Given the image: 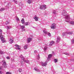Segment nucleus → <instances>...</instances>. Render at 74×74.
<instances>
[{
    "label": "nucleus",
    "instance_id": "1",
    "mask_svg": "<svg viewBox=\"0 0 74 74\" xmlns=\"http://www.w3.org/2000/svg\"><path fill=\"white\" fill-rule=\"evenodd\" d=\"M62 14L63 16H65L66 22L69 23V24H70L71 25H74V21H70V16L67 14L66 11L63 10L62 12Z\"/></svg>",
    "mask_w": 74,
    "mask_h": 74
},
{
    "label": "nucleus",
    "instance_id": "2",
    "mask_svg": "<svg viewBox=\"0 0 74 74\" xmlns=\"http://www.w3.org/2000/svg\"><path fill=\"white\" fill-rule=\"evenodd\" d=\"M52 56V54H50L48 55V57L47 59L46 60V61L45 62V63L42 62V66H46L47 65V63H48V62H49L50 60V59L51 58Z\"/></svg>",
    "mask_w": 74,
    "mask_h": 74
},
{
    "label": "nucleus",
    "instance_id": "3",
    "mask_svg": "<svg viewBox=\"0 0 74 74\" xmlns=\"http://www.w3.org/2000/svg\"><path fill=\"white\" fill-rule=\"evenodd\" d=\"M2 63L3 67V68H7V64L6 63V62L5 60H3L2 61Z\"/></svg>",
    "mask_w": 74,
    "mask_h": 74
},
{
    "label": "nucleus",
    "instance_id": "4",
    "mask_svg": "<svg viewBox=\"0 0 74 74\" xmlns=\"http://www.w3.org/2000/svg\"><path fill=\"white\" fill-rule=\"evenodd\" d=\"M56 24L55 23L53 24L51 27V28L53 29H55V28H56Z\"/></svg>",
    "mask_w": 74,
    "mask_h": 74
},
{
    "label": "nucleus",
    "instance_id": "5",
    "mask_svg": "<svg viewBox=\"0 0 74 74\" xmlns=\"http://www.w3.org/2000/svg\"><path fill=\"white\" fill-rule=\"evenodd\" d=\"M21 29H22V32H23L25 31V29H24V28L25 27V25H21L20 27Z\"/></svg>",
    "mask_w": 74,
    "mask_h": 74
},
{
    "label": "nucleus",
    "instance_id": "6",
    "mask_svg": "<svg viewBox=\"0 0 74 74\" xmlns=\"http://www.w3.org/2000/svg\"><path fill=\"white\" fill-rule=\"evenodd\" d=\"M60 37L58 36L57 37V40L56 41V43H58V42H59V41H60Z\"/></svg>",
    "mask_w": 74,
    "mask_h": 74
},
{
    "label": "nucleus",
    "instance_id": "7",
    "mask_svg": "<svg viewBox=\"0 0 74 74\" xmlns=\"http://www.w3.org/2000/svg\"><path fill=\"white\" fill-rule=\"evenodd\" d=\"M15 47H17H17L15 48V49L16 50H20V49H21V48H20L19 47V46L18 45H15Z\"/></svg>",
    "mask_w": 74,
    "mask_h": 74
},
{
    "label": "nucleus",
    "instance_id": "8",
    "mask_svg": "<svg viewBox=\"0 0 74 74\" xmlns=\"http://www.w3.org/2000/svg\"><path fill=\"white\" fill-rule=\"evenodd\" d=\"M34 0H28L27 2L28 4H31V3H33V1H34Z\"/></svg>",
    "mask_w": 74,
    "mask_h": 74
},
{
    "label": "nucleus",
    "instance_id": "9",
    "mask_svg": "<svg viewBox=\"0 0 74 74\" xmlns=\"http://www.w3.org/2000/svg\"><path fill=\"white\" fill-rule=\"evenodd\" d=\"M2 34V30L1 29H0V38H3V35H1Z\"/></svg>",
    "mask_w": 74,
    "mask_h": 74
},
{
    "label": "nucleus",
    "instance_id": "10",
    "mask_svg": "<svg viewBox=\"0 0 74 74\" xmlns=\"http://www.w3.org/2000/svg\"><path fill=\"white\" fill-rule=\"evenodd\" d=\"M34 19L36 21H38V17L35 16L34 18Z\"/></svg>",
    "mask_w": 74,
    "mask_h": 74
},
{
    "label": "nucleus",
    "instance_id": "11",
    "mask_svg": "<svg viewBox=\"0 0 74 74\" xmlns=\"http://www.w3.org/2000/svg\"><path fill=\"white\" fill-rule=\"evenodd\" d=\"M32 40V39L31 38H28V40H27L28 43L30 42V41H31V40Z\"/></svg>",
    "mask_w": 74,
    "mask_h": 74
},
{
    "label": "nucleus",
    "instance_id": "12",
    "mask_svg": "<svg viewBox=\"0 0 74 74\" xmlns=\"http://www.w3.org/2000/svg\"><path fill=\"white\" fill-rule=\"evenodd\" d=\"M54 44V41H52L50 42V44H49V46H52L53 44Z\"/></svg>",
    "mask_w": 74,
    "mask_h": 74
},
{
    "label": "nucleus",
    "instance_id": "13",
    "mask_svg": "<svg viewBox=\"0 0 74 74\" xmlns=\"http://www.w3.org/2000/svg\"><path fill=\"white\" fill-rule=\"evenodd\" d=\"M67 34H69V35H71V34H73V32H67Z\"/></svg>",
    "mask_w": 74,
    "mask_h": 74
},
{
    "label": "nucleus",
    "instance_id": "14",
    "mask_svg": "<svg viewBox=\"0 0 74 74\" xmlns=\"http://www.w3.org/2000/svg\"><path fill=\"white\" fill-rule=\"evenodd\" d=\"M43 32L45 34H47V33H48V32H47V31L45 29L43 30Z\"/></svg>",
    "mask_w": 74,
    "mask_h": 74
},
{
    "label": "nucleus",
    "instance_id": "15",
    "mask_svg": "<svg viewBox=\"0 0 74 74\" xmlns=\"http://www.w3.org/2000/svg\"><path fill=\"white\" fill-rule=\"evenodd\" d=\"M20 58H21V59H22V60H23V61L25 60V58H24V57L23 56L21 55L20 56Z\"/></svg>",
    "mask_w": 74,
    "mask_h": 74
},
{
    "label": "nucleus",
    "instance_id": "16",
    "mask_svg": "<svg viewBox=\"0 0 74 74\" xmlns=\"http://www.w3.org/2000/svg\"><path fill=\"white\" fill-rule=\"evenodd\" d=\"M28 47V45H26L24 46V49H27Z\"/></svg>",
    "mask_w": 74,
    "mask_h": 74
},
{
    "label": "nucleus",
    "instance_id": "17",
    "mask_svg": "<svg viewBox=\"0 0 74 74\" xmlns=\"http://www.w3.org/2000/svg\"><path fill=\"white\" fill-rule=\"evenodd\" d=\"M5 10V8H1L0 9V11H1V12H2L3 11H4Z\"/></svg>",
    "mask_w": 74,
    "mask_h": 74
},
{
    "label": "nucleus",
    "instance_id": "18",
    "mask_svg": "<svg viewBox=\"0 0 74 74\" xmlns=\"http://www.w3.org/2000/svg\"><path fill=\"white\" fill-rule=\"evenodd\" d=\"M46 8H47L46 5H43V10H45Z\"/></svg>",
    "mask_w": 74,
    "mask_h": 74
},
{
    "label": "nucleus",
    "instance_id": "19",
    "mask_svg": "<svg viewBox=\"0 0 74 74\" xmlns=\"http://www.w3.org/2000/svg\"><path fill=\"white\" fill-rule=\"evenodd\" d=\"M6 29L7 30H9L10 29H11V26H6Z\"/></svg>",
    "mask_w": 74,
    "mask_h": 74
},
{
    "label": "nucleus",
    "instance_id": "20",
    "mask_svg": "<svg viewBox=\"0 0 74 74\" xmlns=\"http://www.w3.org/2000/svg\"><path fill=\"white\" fill-rule=\"evenodd\" d=\"M21 22L22 24H23V23H25V20H24V19L22 18V20H21Z\"/></svg>",
    "mask_w": 74,
    "mask_h": 74
},
{
    "label": "nucleus",
    "instance_id": "21",
    "mask_svg": "<svg viewBox=\"0 0 74 74\" xmlns=\"http://www.w3.org/2000/svg\"><path fill=\"white\" fill-rule=\"evenodd\" d=\"M34 70H35V71H38V72H40V70L38 69H37L36 68L34 69Z\"/></svg>",
    "mask_w": 74,
    "mask_h": 74
},
{
    "label": "nucleus",
    "instance_id": "22",
    "mask_svg": "<svg viewBox=\"0 0 74 74\" xmlns=\"http://www.w3.org/2000/svg\"><path fill=\"white\" fill-rule=\"evenodd\" d=\"M2 69H3V67H2V66L0 67V70H2ZM2 71H0V74H2Z\"/></svg>",
    "mask_w": 74,
    "mask_h": 74
},
{
    "label": "nucleus",
    "instance_id": "23",
    "mask_svg": "<svg viewBox=\"0 0 74 74\" xmlns=\"http://www.w3.org/2000/svg\"><path fill=\"white\" fill-rule=\"evenodd\" d=\"M9 43L10 44H12V43H13V40H12L10 39L9 40Z\"/></svg>",
    "mask_w": 74,
    "mask_h": 74
},
{
    "label": "nucleus",
    "instance_id": "24",
    "mask_svg": "<svg viewBox=\"0 0 74 74\" xmlns=\"http://www.w3.org/2000/svg\"><path fill=\"white\" fill-rule=\"evenodd\" d=\"M40 8L41 10H42L43 9V5H40Z\"/></svg>",
    "mask_w": 74,
    "mask_h": 74
},
{
    "label": "nucleus",
    "instance_id": "25",
    "mask_svg": "<svg viewBox=\"0 0 74 74\" xmlns=\"http://www.w3.org/2000/svg\"><path fill=\"white\" fill-rule=\"evenodd\" d=\"M66 34H67V32H64L62 34V36H66Z\"/></svg>",
    "mask_w": 74,
    "mask_h": 74
},
{
    "label": "nucleus",
    "instance_id": "26",
    "mask_svg": "<svg viewBox=\"0 0 74 74\" xmlns=\"http://www.w3.org/2000/svg\"><path fill=\"white\" fill-rule=\"evenodd\" d=\"M29 22H26L24 24V25L25 26H28V25H29Z\"/></svg>",
    "mask_w": 74,
    "mask_h": 74
},
{
    "label": "nucleus",
    "instance_id": "27",
    "mask_svg": "<svg viewBox=\"0 0 74 74\" xmlns=\"http://www.w3.org/2000/svg\"><path fill=\"white\" fill-rule=\"evenodd\" d=\"M71 42L72 44H74V39H73L71 40Z\"/></svg>",
    "mask_w": 74,
    "mask_h": 74
},
{
    "label": "nucleus",
    "instance_id": "28",
    "mask_svg": "<svg viewBox=\"0 0 74 74\" xmlns=\"http://www.w3.org/2000/svg\"><path fill=\"white\" fill-rule=\"evenodd\" d=\"M0 53L1 54H4V53H5V52L3 51H0Z\"/></svg>",
    "mask_w": 74,
    "mask_h": 74
},
{
    "label": "nucleus",
    "instance_id": "29",
    "mask_svg": "<svg viewBox=\"0 0 74 74\" xmlns=\"http://www.w3.org/2000/svg\"><path fill=\"white\" fill-rule=\"evenodd\" d=\"M53 13L54 14H56V10H53Z\"/></svg>",
    "mask_w": 74,
    "mask_h": 74
},
{
    "label": "nucleus",
    "instance_id": "30",
    "mask_svg": "<svg viewBox=\"0 0 74 74\" xmlns=\"http://www.w3.org/2000/svg\"><path fill=\"white\" fill-rule=\"evenodd\" d=\"M47 34L48 36H49V37H51V33H50L48 32Z\"/></svg>",
    "mask_w": 74,
    "mask_h": 74
},
{
    "label": "nucleus",
    "instance_id": "31",
    "mask_svg": "<svg viewBox=\"0 0 74 74\" xmlns=\"http://www.w3.org/2000/svg\"><path fill=\"white\" fill-rule=\"evenodd\" d=\"M24 62H26V63H28V62H29V61L28 60H24Z\"/></svg>",
    "mask_w": 74,
    "mask_h": 74
},
{
    "label": "nucleus",
    "instance_id": "32",
    "mask_svg": "<svg viewBox=\"0 0 74 74\" xmlns=\"http://www.w3.org/2000/svg\"><path fill=\"white\" fill-rule=\"evenodd\" d=\"M47 47L46 46H45L44 48V50L46 51V50H47Z\"/></svg>",
    "mask_w": 74,
    "mask_h": 74
},
{
    "label": "nucleus",
    "instance_id": "33",
    "mask_svg": "<svg viewBox=\"0 0 74 74\" xmlns=\"http://www.w3.org/2000/svg\"><path fill=\"white\" fill-rule=\"evenodd\" d=\"M18 71L20 73H21L22 71V69L20 68L19 69Z\"/></svg>",
    "mask_w": 74,
    "mask_h": 74
},
{
    "label": "nucleus",
    "instance_id": "34",
    "mask_svg": "<svg viewBox=\"0 0 74 74\" xmlns=\"http://www.w3.org/2000/svg\"><path fill=\"white\" fill-rule=\"evenodd\" d=\"M16 21H19V18L18 17L16 18Z\"/></svg>",
    "mask_w": 74,
    "mask_h": 74
},
{
    "label": "nucleus",
    "instance_id": "35",
    "mask_svg": "<svg viewBox=\"0 0 74 74\" xmlns=\"http://www.w3.org/2000/svg\"><path fill=\"white\" fill-rule=\"evenodd\" d=\"M54 63H57L58 62V60L56 59H55L54 60Z\"/></svg>",
    "mask_w": 74,
    "mask_h": 74
},
{
    "label": "nucleus",
    "instance_id": "36",
    "mask_svg": "<svg viewBox=\"0 0 74 74\" xmlns=\"http://www.w3.org/2000/svg\"><path fill=\"white\" fill-rule=\"evenodd\" d=\"M21 66H23V61H21Z\"/></svg>",
    "mask_w": 74,
    "mask_h": 74
},
{
    "label": "nucleus",
    "instance_id": "37",
    "mask_svg": "<svg viewBox=\"0 0 74 74\" xmlns=\"http://www.w3.org/2000/svg\"><path fill=\"white\" fill-rule=\"evenodd\" d=\"M14 2L16 4H17V3H18V2L17 1L15 0H13Z\"/></svg>",
    "mask_w": 74,
    "mask_h": 74
},
{
    "label": "nucleus",
    "instance_id": "38",
    "mask_svg": "<svg viewBox=\"0 0 74 74\" xmlns=\"http://www.w3.org/2000/svg\"><path fill=\"white\" fill-rule=\"evenodd\" d=\"M38 59H40V55L38 54Z\"/></svg>",
    "mask_w": 74,
    "mask_h": 74
},
{
    "label": "nucleus",
    "instance_id": "39",
    "mask_svg": "<svg viewBox=\"0 0 74 74\" xmlns=\"http://www.w3.org/2000/svg\"><path fill=\"white\" fill-rule=\"evenodd\" d=\"M6 74H12L10 72H6Z\"/></svg>",
    "mask_w": 74,
    "mask_h": 74
},
{
    "label": "nucleus",
    "instance_id": "40",
    "mask_svg": "<svg viewBox=\"0 0 74 74\" xmlns=\"http://www.w3.org/2000/svg\"><path fill=\"white\" fill-rule=\"evenodd\" d=\"M1 41H3V40H4V38H1Z\"/></svg>",
    "mask_w": 74,
    "mask_h": 74
},
{
    "label": "nucleus",
    "instance_id": "41",
    "mask_svg": "<svg viewBox=\"0 0 74 74\" xmlns=\"http://www.w3.org/2000/svg\"><path fill=\"white\" fill-rule=\"evenodd\" d=\"M6 59H10V57H9V56H8L6 57Z\"/></svg>",
    "mask_w": 74,
    "mask_h": 74
},
{
    "label": "nucleus",
    "instance_id": "42",
    "mask_svg": "<svg viewBox=\"0 0 74 74\" xmlns=\"http://www.w3.org/2000/svg\"><path fill=\"white\" fill-rule=\"evenodd\" d=\"M65 55H69V54L67 53H64Z\"/></svg>",
    "mask_w": 74,
    "mask_h": 74
},
{
    "label": "nucleus",
    "instance_id": "43",
    "mask_svg": "<svg viewBox=\"0 0 74 74\" xmlns=\"http://www.w3.org/2000/svg\"><path fill=\"white\" fill-rule=\"evenodd\" d=\"M1 41H2V42H3V43H4V42H5V41L4 40H2Z\"/></svg>",
    "mask_w": 74,
    "mask_h": 74
},
{
    "label": "nucleus",
    "instance_id": "44",
    "mask_svg": "<svg viewBox=\"0 0 74 74\" xmlns=\"http://www.w3.org/2000/svg\"><path fill=\"white\" fill-rule=\"evenodd\" d=\"M9 23L7 21V22H6L5 24H6V25H7Z\"/></svg>",
    "mask_w": 74,
    "mask_h": 74
},
{
    "label": "nucleus",
    "instance_id": "45",
    "mask_svg": "<svg viewBox=\"0 0 74 74\" xmlns=\"http://www.w3.org/2000/svg\"><path fill=\"white\" fill-rule=\"evenodd\" d=\"M10 40H13V38L12 37H11L10 38Z\"/></svg>",
    "mask_w": 74,
    "mask_h": 74
},
{
    "label": "nucleus",
    "instance_id": "46",
    "mask_svg": "<svg viewBox=\"0 0 74 74\" xmlns=\"http://www.w3.org/2000/svg\"><path fill=\"white\" fill-rule=\"evenodd\" d=\"M34 53H37V51L35 50L34 51Z\"/></svg>",
    "mask_w": 74,
    "mask_h": 74
},
{
    "label": "nucleus",
    "instance_id": "47",
    "mask_svg": "<svg viewBox=\"0 0 74 74\" xmlns=\"http://www.w3.org/2000/svg\"><path fill=\"white\" fill-rule=\"evenodd\" d=\"M71 61H74V59H71Z\"/></svg>",
    "mask_w": 74,
    "mask_h": 74
},
{
    "label": "nucleus",
    "instance_id": "48",
    "mask_svg": "<svg viewBox=\"0 0 74 74\" xmlns=\"http://www.w3.org/2000/svg\"><path fill=\"white\" fill-rule=\"evenodd\" d=\"M71 0L72 1V0Z\"/></svg>",
    "mask_w": 74,
    "mask_h": 74
}]
</instances>
